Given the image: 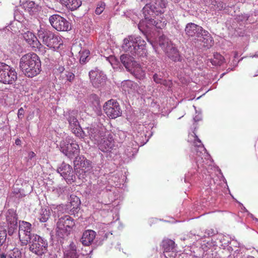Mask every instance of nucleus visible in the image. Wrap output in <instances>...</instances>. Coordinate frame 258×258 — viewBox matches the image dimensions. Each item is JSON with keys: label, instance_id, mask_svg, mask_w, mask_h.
Instances as JSON below:
<instances>
[{"label": "nucleus", "instance_id": "obj_1", "mask_svg": "<svg viewBox=\"0 0 258 258\" xmlns=\"http://www.w3.org/2000/svg\"><path fill=\"white\" fill-rule=\"evenodd\" d=\"M41 61L38 55L33 52L23 55L20 60V68L25 75L32 78L41 71Z\"/></svg>", "mask_w": 258, "mask_h": 258}, {"label": "nucleus", "instance_id": "obj_2", "mask_svg": "<svg viewBox=\"0 0 258 258\" xmlns=\"http://www.w3.org/2000/svg\"><path fill=\"white\" fill-rule=\"evenodd\" d=\"M123 50L134 56L146 57L148 54L146 42L140 36H129L123 40Z\"/></svg>", "mask_w": 258, "mask_h": 258}, {"label": "nucleus", "instance_id": "obj_3", "mask_svg": "<svg viewBox=\"0 0 258 258\" xmlns=\"http://www.w3.org/2000/svg\"><path fill=\"white\" fill-rule=\"evenodd\" d=\"M28 243L29 250L37 255H42L47 251V241L37 234H33Z\"/></svg>", "mask_w": 258, "mask_h": 258}, {"label": "nucleus", "instance_id": "obj_4", "mask_svg": "<svg viewBox=\"0 0 258 258\" xmlns=\"http://www.w3.org/2000/svg\"><path fill=\"white\" fill-rule=\"evenodd\" d=\"M195 43L202 42L203 46L207 49L210 48L214 44V40L210 33L204 30L201 26L195 24Z\"/></svg>", "mask_w": 258, "mask_h": 258}, {"label": "nucleus", "instance_id": "obj_5", "mask_svg": "<svg viewBox=\"0 0 258 258\" xmlns=\"http://www.w3.org/2000/svg\"><path fill=\"white\" fill-rule=\"evenodd\" d=\"M17 79V73L10 66L3 64L0 69V82L6 84H12Z\"/></svg>", "mask_w": 258, "mask_h": 258}, {"label": "nucleus", "instance_id": "obj_6", "mask_svg": "<svg viewBox=\"0 0 258 258\" xmlns=\"http://www.w3.org/2000/svg\"><path fill=\"white\" fill-rule=\"evenodd\" d=\"M60 148L61 152L70 158L78 155L80 152L79 145L73 140L71 142L67 140L61 142Z\"/></svg>", "mask_w": 258, "mask_h": 258}, {"label": "nucleus", "instance_id": "obj_7", "mask_svg": "<svg viewBox=\"0 0 258 258\" xmlns=\"http://www.w3.org/2000/svg\"><path fill=\"white\" fill-rule=\"evenodd\" d=\"M19 228V237L21 245H27L29 241L32 238L33 234L31 232L32 225L26 221H20Z\"/></svg>", "mask_w": 258, "mask_h": 258}, {"label": "nucleus", "instance_id": "obj_8", "mask_svg": "<svg viewBox=\"0 0 258 258\" xmlns=\"http://www.w3.org/2000/svg\"><path fill=\"white\" fill-rule=\"evenodd\" d=\"M43 43L49 48L55 50L60 48L63 45L61 36L48 31L46 32L42 37Z\"/></svg>", "mask_w": 258, "mask_h": 258}, {"label": "nucleus", "instance_id": "obj_9", "mask_svg": "<svg viewBox=\"0 0 258 258\" xmlns=\"http://www.w3.org/2000/svg\"><path fill=\"white\" fill-rule=\"evenodd\" d=\"M103 109L106 114L112 119H115L122 114V110L118 102L114 99H110L106 102L103 106Z\"/></svg>", "mask_w": 258, "mask_h": 258}, {"label": "nucleus", "instance_id": "obj_10", "mask_svg": "<svg viewBox=\"0 0 258 258\" xmlns=\"http://www.w3.org/2000/svg\"><path fill=\"white\" fill-rule=\"evenodd\" d=\"M51 26L59 31H68L71 29V25L69 21L59 15H53L49 18Z\"/></svg>", "mask_w": 258, "mask_h": 258}, {"label": "nucleus", "instance_id": "obj_11", "mask_svg": "<svg viewBox=\"0 0 258 258\" xmlns=\"http://www.w3.org/2000/svg\"><path fill=\"white\" fill-rule=\"evenodd\" d=\"M23 38L34 51L40 53L41 54H45L47 49L41 44L33 33L30 31L25 32L23 34Z\"/></svg>", "mask_w": 258, "mask_h": 258}, {"label": "nucleus", "instance_id": "obj_12", "mask_svg": "<svg viewBox=\"0 0 258 258\" xmlns=\"http://www.w3.org/2000/svg\"><path fill=\"white\" fill-rule=\"evenodd\" d=\"M114 141L113 136L108 132L103 133V136L97 143L99 149L103 152L110 151L114 147Z\"/></svg>", "mask_w": 258, "mask_h": 258}, {"label": "nucleus", "instance_id": "obj_13", "mask_svg": "<svg viewBox=\"0 0 258 258\" xmlns=\"http://www.w3.org/2000/svg\"><path fill=\"white\" fill-rule=\"evenodd\" d=\"M57 228L63 232H70L75 225L74 220L69 215L59 218L56 224Z\"/></svg>", "mask_w": 258, "mask_h": 258}, {"label": "nucleus", "instance_id": "obj_14", "mask_svg": "<svg viewBox=\"0 0 258 258\" xmlns=\"http://www.w3.org/2000/svg\"><path fill=\"white\" fill-rule=\"evenodd\" d=\"M85 130L87 132L90 140L97 144L99 142L100 139L103 136L104 132L99 130L97 126L90 125L86 127Z\"/></svg>", "mask_w": 258, "mask_h": 258}, {"label": "nucleus", "instance_id": "obj_15", "mask_svg": "<svg viewBox=\"0 0 258 258\" xmlns=\"http://www.w3.org/2000/svg\"><path fill=\"white\" fill-rule=\"evenodd\" d=\"M57 172L60 173L64 179L67 181L73 180V171L72 167L69 164L62 163L57 169Z\"/></svg>", "mask_w": 258, "mask_h": 258}, {"label": "nucleus", "instance_id": "obj_16", "mask_svg": "<svg viewBox=\"0 0 258 258\" xmlns=\"http://www.w3.org/2000/svg\"><path fill=\"white\" fill-rule=\"evenodd\" d=\"M7 221L8 224V232L9 235H12L17 229V217L14 212H9L7 215Z\"/></svg>", "mask_w": 258, "mask_h": 258}, {"label": "nucleus", "instance_id": "obj_17", "mask_svg": "<svg viewBox=\"0 0 258 258\" xmlns=\"http://www.w3.org/2000/svg\"><path fill=\"white\" fill-rule=\"evenodd\" d=\"M89 77L92 85L96 88H99L104 85L105 77L96 72L91 71L89 72Z\"/></svg>", "mask_w": 258, "mask_h": 258}, {"label": "nucleus", "instance_id": "obj_18", "mask_svg": "<svg viewBox=\"0 0 258 258\" xmlns=\"http://www.w3.org/2000/svg\"><path fill=\"white\" fill-rule=\"evenodd\" d=\"M96 237V232L92 230H87L84 232L81 239L83 245L89 246L92 244Z\"/></svg>", "mask_w": 258, "mask_h": 258}, {"label": "nucleus", "instance_id": "obj_19", "mask_svg": "<svg viewBox=\"0 0 258 258\" xmlns=\"http://www.w3.org/2000/svg\"><path fill=\"white\" fill-rule=\"evenodd\" d=\"M143 13L147 23L153 22L152 19L155 18L156 14L151 4H147L143 9Z\"/></svg>", "mask_w": 258, "mask_h": 258}, {"label": "nucleus", "instance_id": "obj_20", "mask_svg": "<svg viewBox=\"0 0 258 258\" xmlns=\"http://www.w3.org/2000/svg\"><path fill=\"white\" fill-rule=\"evenodd\" d=\"M74 165L77 169H80L84 172L89 169V161L84 158L81 159V157H76L74 161Z\"/></svg>", "mask_w": 258, "mask_h": 258}, {"label": "nucleus", "instance_id": "obj_21", "mask_svg": "<svg viewBox=\"0 0 258 258\" xmlns=\"http://www.w3.org/2000/svg\"><path fill=\"white\" fill-rule=\"evenodd\" d=\"M152 8L155 11L156 15L163 14L166 8V4L163 0H155L154 4H151Z\"/></svg>", "mask_w": 258, "mask_h": 258}, {"label": "nucleus", "instance_id": "obj_22", "mask_svg": "<svg viewBox=\"0 0 258 258\" xmlns=\"http://www.w3.org/2000/svg\"><path fill=\"white\" fill-rule=\"evenodd\" d=\"M157 43L165 53L173 45L171 41L164 35H162L159 37Z\"/></svg>", "mask_w": 258, "mask_h": 258}, {"label": "nucleus", "instance_id": "obj_23", "mask_svg": "<svg viewBox=\"0 0 258 258\" xmlns=\"http://www.w3.org/2000/svg\"><path fill=\"white\" fill-rule=\"evenodd\" d=\"M162 246L164 253L173 252L176 250L174 241L169 239H164L162 242Z\"/></svg>", "mask_w": 258, "mask_h": 258}, {"label": "nucleus", "instance_id": "obj_24", "mask_svg": "<svg viewBox=\"0 0 258 258\" xmlns=\"http://www.w3.org/2000/svg\"><path fill=\"white\" fill-rule=\"evenodd\" d=\"M60 2L72 11L76 10L82 5L81 0H60Z\"/></svg>", "mask_w": 258, "mask_h": 258}, {"label": "nucleus", "instance_id": "obj_25", "mask_svg": "<svg viewBox=\"0 0 258 258\" xmlns=\"http://www.w3.org/2000/svg\"><path fill=\"white\" fill-rule=\"evenodd\" d=\"M165 54L170 59L174 61H179L180 59L179 52L173 45L169 48V50H166Z\"/></svg>", "mask_w": 258, "mask_h": 258}, {"label": "nucleus", "instance_id": "obj_26", "mask_svg": "<svg viewBox=\"0 0 258 258\" xmlns=\"http://www.w3.org/2000/svg\"><path fill=\"white\" fill-rule=\"evenodd\" d=\"M70 201L71 211H72L73 213L77 212L80 209L81 204L80 199L76 196L71 195Z\"/></svg>", "mask_w": 258, "mask_h": 258}, {"label": "nucleus", "instance_id": "obj_27", "mask_svg": "<svg viewBox=\"0 0 258 258\" xmlns=\"http://www.w3.org/2000/svg\"><path fill=\"white\" fill-rule=\"evenodd\" d=\"M137 88V84L131 81H126L122 85V89L128 94L134 93Z\"/></svg>", "mask_w": 258, "mask_h": 258}, {"label": "nucleus", "instance_id": "obj_28", "mask_svg": "<svg viewBox=\"0 0 258 258\" xmlns=\"http://www.w3.org/2000/svg\"><path fill=\"white\" fill-rule=\"evenodd\" d=\"M224 57L219 53L214 54L213 58L209 59L212 65L215 66H221L224 62Z\"/></svg>", "mask_w": 258, "mask_h": 258}, {"label": "nucleus", "instance_id": "obj_29", "mask_svg": "<svg viewBox=\"0 0 258 258\" xmlns=\"http://www.w3.org/2000/svg\"><path fill=\"white\" fill-rule=\"evenodd\" d=\"M50 217V211L49 209L42 208L39 212L38 219L41 222H46Z\"/></svg>", "mask_w": 258, "mask_h": 258}, {"label": "nucleus", "instance_id": "obj_30", "mask_svg": "<svg viewBox=\"0 0 258 258\" xmlns=\"http://www.w3.org/2000/svg\"><path fill=\"white\" fill-rule=\"evenodd\" d=\"M120 61L126 69L130 71V68L132 62V58L127 54H122L120 56Z\"/></svg>", "mask_w": 258, "mask_h": 258}, {"label": "nucleus", "instance_id": "obj_31", "mask_svg": "<svg viewBox=\"0 0 258 258\" xmlns=\"http://www.w3.org/2000/svg\"><path fill=\"white\" fill-rule=\"evenodd\" d=\"M153 22H150V23H148L149 25H152L155 26L158 29H162L166 25L167 21L164 18H161V20L157 19L155 20L154 18L152 19Z\"/></svg>", "mask_w": 258, "mask_h": 258}, {"label": "nucleus", "instance_id": "obj_32", "mask_svg": "<svg viewBox=\"0 0 258 258\" xmlns=\"http://www.w3.org/2000/svg\"><path fill=\"white\" fill-rule=\"evenodd\" d=\"M133 73L136 78L139 79L144 78L145 76V72L142 70L141 66L139 64H137L136 68L133 71Z\"/></svg>", "mask_w": 258, "mask_h": 258}, {"label": "nucleus", "instance_id": "obj_33", "mask_svg": "<svg viewBox=\"0 0 258 258\" xmlns=\"http://www.w3.org/2000/svg\"><path fill=\"white\" fill-rule=\"evenodd\" d=\"M71 130L72 132L78 137L80 138H84L85 135V131H83L80 125L79 127H71Z\"/></svg>", "mask_w": 258, "mask_h": 258}, {"label": "nucleus", "instance_id": "obj_34", "mask_svg": "<svg viewBox=\"0 0 258 258\" xmlns=\"http://www.w3.org/2000/svg\"><path fill=\"white\" fill-rule=\"evenodd\" d=\"M60 78L62 80H66L70 82H72L75 79V76L73 73L67 71L60 74Z\"/></svg>", "mask_w": 258, "mask_h": 258}, {"label": "nucleus", "instance_id": "obj_35", "mask_svg": "<svg viewBox=\"0 0 258 258\" xmlns=\"http://www.w3.org/2000/svg\"><path fill=\"white\" fill-rule=\"evenodd\" d=\"M21 251L17 248L14 249L8 255H5V258H21Z\"/></svg>", "mask_w": 258, "mask_h": 258}, {"label": "nucleus", "instance_id": "obj_36", "mask_svg": "<svg viewBox=\"0 0 258 258\" xmlns=\"http://www.w3.org/2000/svg\"><path fill=\"white\" fill-rule=\"evenodd\" d=\"M69 124H70V127L71 128V127H79V125H80L79 123L78 122V120L76 117L71 115L69 117L68 119Z\"/></svg>", "mask_w": 258, "mask_h": 258}, {"label": "nucleus", "instance_id": "obj_37", "mask_svg": "<svg viewBox=\"0 0 258 258\" xmlns=\"http://www.w3.org/2000/svg\"><path fill=\"white\" fill-rule=\"evenodd\" d=\"M80 61L81 62H85L87 61V58L90 55V51L88 49H86L80 52Z\"/></svg>", "mask_w": 258, "mask_h": 258}, {"label": "nucleus", "instance_id": "obj_38", "mask_svg": "<svg viewBox=\"0 0 258 258\" xmlns=\"http://www.w3.org/2000/svg\"><path fill=\"white\" fill-rule=\"evenodd\" d=\"M185 32L186 34L190 37L194 35V24L192 23H188L185 27Z\"/></svg>", "mask_w": 258, "mask_h": 258}, {"label": "nucleus", "instance_id": "obj_39", "mask_svg": "<svg viewBox=\"0 0 258 258\" xmlns=\"http://www.w3.org/2000/svg\"><path fill=\"white\" fill-rule=\"evenodd\" d=\"M7 237L6 230L3 227H0V246L6 241Z\"/></svg>", "mask_w": 258, "mask_h": 258}, {"label": "nucleus", "instance_id": "obj_40", "mask_svg": "<svg viewBox=\"0 0 258 258\" xmlns=\"http://www.w3.org/2000/svg\"><path fill=\"white\" fill-rule=\"evenodd\" d=\"M195 152L197 150L196 149V146H197L198 148V150L200 151V153H201V151L204 150V147L203 144H202L201 142L198 139V137L197 136L195 135Z\"/></svg>", "mask_w": 258, "mask_h": 258}, {"label": "nucleus", "instance_id": "obj_41", "mask_svg": "<svg viewBox=\"0 0 258 258\" xmlns=\"http://www.w3.org/2000/svg\"><path fill=\"white\" fill-rule=\"evenodd\" d=\"M105 5L103 3H100L99 4L95 10V13L97 15L101 14L105 9Z\"/></svg>", "mask_w": 258, "mask_h": 258}, {"label": "nucleus", "instance_id": "obj_42", "mask_svg": "<svg viewBox=\"0 0 258 258\" xmlns=\"http://www.w3.org/2000/svg\"><path fill=\"white\" fill-rule=\"evenodd\" d=\"M226 8V4L224 3L223 2L219 1L217 2L215 10L217 11H222L225 10Z\"/></svg>", "mask_w": 258, "mask_h": 258}, {"label": "nucleus", "instance_id": "obj_43", "mask_svg": "<svg viewBox=\"0 0 258 258\" xmlns=\"http://www.w3.org/2000/svg\"><path fill=\"white\" fill-rule=\"evenodd\" d=\"M217 231L214 230V229H207L206 230V234H204L203 236H202V237H206L207 236H212L214 234H215L216 233Z\"/></svg>", "mask_w": 258, "mask_h": 258}, {"label": "nucleus", "instance_id": "obj_44", "mask_svg": "<svg viewBox=\"0 0 258 258\" xmlns=\"http://www.w3.org/2000/svg\"><path fill=\"white\" fill-rule=\"evenodd\" d=\"M160 84H162L166 87L170 88L172 86V83L170 80H166L162 79V81L160 83Z\"/></svg>", "mask_w": 258, "mask_h": 258}, {"label": "nucleus", "instance_id": "obj_45", "mask_svg": "<svg viewBox=\"0 0 258 258\" xmlns=\"http://www.w3.org/2000/svg\"><path fill=\"white\" fill-rule=\"evenodd\" d=\"M153 80L157 84H160L162 81L163 78L159 76L158 74H155L153 76Z\"/></svg>", "mask_w": 258, "mask_h": 258}, {"label": "nucleus", "instance_id": "obj_46", "mask_svg": "<svg viewBox=\"0 0 258 258\" xmlns=\"http://www.w3.org/2000/svg\"><path fill=\"white\" fill-rule=\"evenodd\" d=\"M65 258H78V257L76 252L74 251H72L68 253L66 255Z\"/></svg>", "mask_w": 258, "mask_h": 258}, {"label": "nucleus", "instance_id": "obj_47", "mask_svg": "<svg viewBox=\"0 0 258 258\" xmlns=\"http://www.w3.org/2000/svg\"><path fill=\"white\" fill-rule=\"evenodd\" d=\"M24 115V110L22 107H21L18 111V116L19 118H22Z\"/></svg>", "mask_w": 258, "mask_h": 258}, {"label": "nucleus", "instance_id": "obj_48", "mask_svg": "<svg viewBox=\"0 0 258 258\" xmlns=\"http://www.w3.org/2000/svg\"><path fill=\"white\" fill-rule=\"evenodd\" d=\"M206 4L207 5H211L214 6V8L216 7L217 2L216 0H206Z\"/></svg>", "mask_w": 258, "mask_h": 258}, {"label": "nucleus", "instance_id": "obj_49", "mask_svg": "<svg viewBox=\"0 0 258 258\" xmlns=\"http://www.w3.org/2000/svg\"><path fill=\"white\" fill-rule=\"evenodd\" d=\"M202 119V115L199 113L197 116L195 117V121H200Z\"/></svg>", "mask_w": 258, "mask_h": 258}, {"label": "nucleus", "instance_id": "obj_50", "mask_svg": "<svg viewBox=\"0 0 258 258\" xmlns=\"http://www.w3.org/2000/svg\"><path fill=\"white\" fill-rule=\"evenodd\" d=\"M35 154L33 152H30L29 153L28 157L29 159H31L32 158L35 156Z\"/></svg>", "mask_w": 258, "mask_h": 258}, {"label": "nucleus", "instance_id": "obj_51", "mask_svg": "<svg viewBox=\"0 0 258 258\" xmlns=\"http://www.w3.org/2000/svg\"><path fill=\"white\" fill-rule=\"evenodd\" d=\"M15 144L17 145H21V141L20 139H17L15 141Z\"/></svg>", "mask_w": 258, "mask_h": 258}, {"label": "nucleus", "instance_id": "obj_52", "mask_svg": "<svg viewBox=\"0 0 258 258\" xmlns=\"http://www.w3.org/2000/svg\"><path fill=\"white\" fill-rule=\"evenodd\" d=\"M64 70V68H63V67H59V68H58V70H59V72H60L61 74L62 73H64V72H63Z\"/></svg>", "mask_w": 258, "mask_h": 258}, {"label": "nucleus", "instance_id": "obj_53", "mask_svg": "<svg viewBox=\"0 0 258 258\" xmlns=\"http://www.w3.org/2000/svg\"><path fill=\"white\" fill-rule=\"evenodd\" d=\"M3 63L0 62V69H2V65H3Z\"/></svg>", "mask_w": 258, "mask_h": 258}, {"label": "nucleus", "instance_id": "obj_54", "mask_svg": "<svg viewBox=\"0 0 258 258\" xmlns=\"http://www.w3.org/2000/svg\"><path fill=\"white\" fill-rule=\"evenodd\" d=\"M248 258H254V257L253 256H250V257H248Z\"/></svg>", "mask_w": 258, "mask_h": 258}]
</instances>
